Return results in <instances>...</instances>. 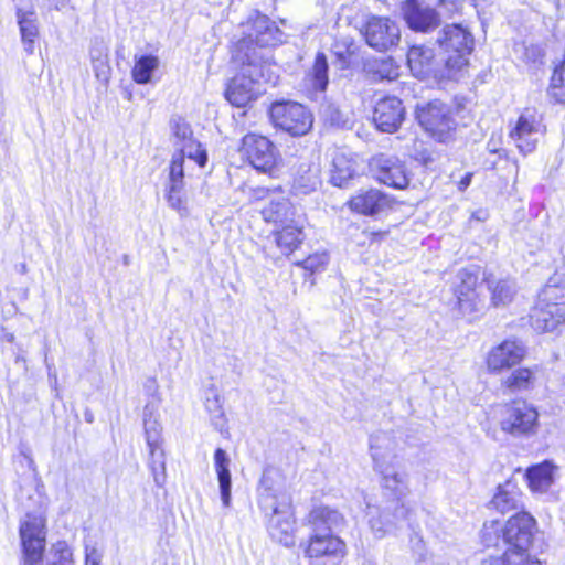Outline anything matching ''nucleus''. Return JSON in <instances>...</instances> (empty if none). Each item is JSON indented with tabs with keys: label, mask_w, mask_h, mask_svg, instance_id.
<instances>
[{
	"label": "nucleus",
	"mask_w": 565,
	"mask_h": 565,
	"mask_svg": "<svg viewBox=\"0 0 565 565\" xmlns=\"http://www.w3.org/2000/svg\"><path fill=\"white\" fill-rule=\"evenodd\" d=\"M537 532L536 520L525 511L512 515L501 527L502 540L507 545L505 552L522 554L526 558V565L540 562L531 554L534 534Z\"/></svg>",
	"instance_id": "1a4fd4ad"
},
{
	"label": "nucleus",
	"mask_w": 565,
	"mask_h": 565,
	"mask_svg": "<svg viewBox=\"0 0 565 565\" xmlns=\"http://www.w3.org/2000/svg\"><path fill=\"white\" fill-rule=\"evenodd\" d=\"M159 57L153 54L135 55L131 77L135 83L146 85L151 83L154 72L159 68Z\"/></svg>",
	"instance_id": "72a5a7b5"
},
{
	"label": "nucleus",
	"mask_w": 565,
	"mask_h": 565,
	"mask_svg": "<svg viewBox=\"0 0 565 565\" xmlns=\"http://www.w3.org/2000/svg\"><path fill=\"white\" fill-rule=\"evenodd\" d=\"M188 149L184 151L185 156L198 163L199 167L203 168L207 163V152L205 148L194 140H190V142L185 146ZM181 150H184L183 148Z\"/></svg>",
	"instance_id": "49530a36"
},
{
	"label": "nucleus",
	"mask_w": 565,
	"mask_h": 565,
	"mask_svg": "<svg viewBox=\"0 0 565 565\" xmlns=\"http://www.w3.org/2000/svg\"><path fill=\"white\" fill-rule=\"evenodd\" d=\"M170 125H171L172 134L177 139H179L181 141L192 140L193 132H192L190 124L186 122L185 119H183L181 117L172 118L170 121Z\"/></svg>",
	"instance_id": "de8ad7c7"
},
{
	"label": "nucleus",
	"mask_w": 565,
	"mask_h": 565,
	"mask_svg": "<svg viewBox=\"0 0 565 565\" xmlns=\"http://www.w3.org/2000/svg\"><path fill=\"white\" fill-rule=\"evenodd\" d=\"M92 64H93V68L95 71L97 78H102V77L107 78L108 72H109L108 57L105 58L103 62L95 61Z\"/></svg>",
	"instance_id": "603ef678"
},
{
	"label": "nucleus",
	"mask_w": 565,
	"mask_h": 565,
	"mask_svg": "<svg viewBox=\"0 0 565 565\" xmlns=\"http://www.w3.org/2000/svg\"><path fill=\"white\" fill-rule=\"evenodd\" d=\"M490 505L502 514L522 507V492L516 481L508 479L504 483L499 484Z\"/></svg>",
	"instance_id": "b1692460"
},
{
	"label": "nucleus",
	"mask_w": 565,
	"mask_h": 565,
	"mask_svg": "<svg viewBox=\"0 0 565 565\" xmlns=\"http://www.w3.org/2000/svg\"><path fill=\"white\" fill-rule=\"evenodd\" d=\"M366 516L369 525L375 537L382 539L398 529L403 522H406L412 531L409 543L412 548L419 555L417 565H427L424 557L425 545L422 536H419L418 525L414 524L412 511L405 504L386 503L381 508L367 504Z\"/></svg>",
	"instance_id": "39448f33"
},
{
	"label": "nucleus",
	"mask_w": 565,
	"mask_h": 565,
	"mask_svg": "<svg viewBox=\"0 0 565 565\" xmlns=\"http://www.w3.org/2000/svg\"><path fill=\"white\" fill-rule=\"evenodd\" d=\"M15 15L24 51L31 55L34 53V44L39 36L38 15L33 9L23 10L19 7Z\"/></svg>",
	"instance_id": "bb28decb"
},
{
	"label": "nucleus",
	"mask_w": 565,
	"mask_h": 565,
	"mask_svg": "<svg viewBox=\"0 0 565 565\" xmlns=\"http://www.w3.org/2000/svg\"><path fill=\"white\" fill-rule=\"evenodd\" d=\"M541 135V120L529 109L518 118L509 136L523 154L534 151Z\"/></svg>",
	"instance_id": "aec40b11"
},
{
	"label": "nucleus",
	"mask_w": 565,
	"mask_h": 565,
	"mask_svg": "<svg viewBox=\"0 0 565 565\" xmlns=\"http://www.w3.org/2000/svg\"><path fill=\"white\" fill-rule=\"evenodd\" d=\"M85 419H86V422H88V423H93L94 417H93V415H92V414H87V413H86V414H85Z\"/></svg>",
	"instance_id": "6e6d98bb"
},
{
	"label": "nucleus",
	"mask_w": 565,
	"mask_h": 565,
	"mask_svg": "<svg viewBox=\"0 0 565 565\" xmlns=\"http://www.w3.org/2000/svg\"><path fill=\"white\" fill-rule=\"evenodd\" d=\"M149 405L143 409V426L148 448L161 447V428L156 419L151 418Z\"/></svg>",
	"instance_id": "a19ab883"
},
{
	"label": "nucleus",
	"mask_w": 565,
	"mask_h": 565,
	"mask_svg": "<svg viewBox=\"0 0 565 565\" xmlns=\"http://www.w3.org/2000/svg\"><path fill=\"white\" fill-rule=\"evenodd\" d=\"M321 184L320 167L315 162L299 163L294 174L291 191L295 195H307Z\"/></svg>",
	"instance_id": "5701e85b"
},
{
	"label": "nucleus",
	"mask_w": 565,
	"mask_h": 565,
	"mask_svg": "<svg viewBox=\"0 0 565 565\" xmlns=\"http://www.w3.org/2000/svg\"><path fill=\"white\" fill-rule=\"evenodd\" d=\"M273 125L292 137L307 135L313 125V116L302 104L292 100H276L270 105Z\"/></svg>",
	"instance_id": "9b49d317"
},
{
	"label": "nucleus",
	"mask_w": 565,
	"mask_h": 565,
	"mask_svg": "<svg viewBox=\"0 0 565 565\" xmlns=\"http://www.w3.org/2000/svg\"><path fill=\"white\" fill-rule=\"evenodd\" d=\"M45 518L36 513H26L19 526L22 551L21 565H38L43 561L46 546Z\"/></svg>",
	"instance_id": "f8f14e48"
},
{
	"label": "nucleus",
	"mask_w": 565,
	"mask_h": 565,
	"mask_svg": "<svg viewBox=\"0 0 565 565\" xmlns=\"http://www.w3.org/2000/svg\"><path fill=\"white\" fill-rule=\"evenodd\" d=\"M92 565H98V562L97 561H93Z\"/></svg>",
	"instance_id": "13d9d810"
},
{
	"label": "nucleus",
	"mask_w": 565,
	"mask_h": 565,
	"mask_svg": "<svg viewBox=\"0 0 565 565\" xmlns=\"http://www.w3.org/2000/svg\"><path fill=\"white\" fill-rule=\"evenodd\" d=\"M405 107L396 96L380 98L373 109V122L382 132H395L405 119Z\"/></svg>",
	"instance_id": "6ab92c4d"
},
{
	"label": "nucleus",
	"mask_w": 565,
	"mask_h": 565,
	"mask_svg": "<svg viewBox=\"0 0 565 565\" xmlns=\"http://www.w3.org/2000/svg\"><path fill=\"white\" fill-rule=\"evenodd\" d=\"M457 278L459 284L455 289L457 302L462 311L473 312L478 310L476 287L478 284V276L475 270L461 269Z\"/></svg>",
	"instance_id": "4be33fe9"
},
{
	"label": "nucleus",
	"mask_w": 565,
	"mask_h": 565,
	"mask_svg": "<svg viewBox=\"0 0 565 565\" xmlns=\"http://www.w3.org/2000/svg\"><path fill=\"white\" fill-rule=\"evenodd\" d=\"M184 150H179L172 156L169 167V180L167 190L170 192H184Z\"/></svg>",
	"instance_id": "4c0bfd02"
},
{
	"label": "nucleus",
	"mask_w": 565,
	"mask_h": 565,
	"mask_svg": "<svg viewBox=\"0 0 565 565\" xmlns=\"http://www.w3.org/2000/svg\"><path fill=\"white\" fill-rule=\"evenodd\" d=\"M435 55L431 49L414 45L407 52V64L417 77H425L435 72Z\"/></svg>",
	"instance_id": "cd10ccee"
},
{
	"label": "nucleus",
	"mask_w": 565,
	"mask_h": 565,
	"mask_svg": "<svg viewBox=\"0 0 565 565\" xmlns=\"http://www.w3.org/2000/svg\"><path fill=\"white\" fill-rule=\"evenodd\" d=\"M526 354V348L518 339H507L493 347L487 356V367L490 373H500L521 363Z\"/></svg>",
	"instance_id": "a211bd4d"
},
{
	"label": "nucleus",
	"mask_w": 565,
	"mask_h": 565,
	"mask_svg": "<svg viewBox=\"0 0 565 565\" xmlns=\"http://www.w3.org/2000/svg\"><path fill=\"white\" fill-rule=\"evenodd\" d=\"M6 339L8 342H12L14 340V335L12 333L6 334Z\"/></svg>",
	"instance_id": "4d7b16f0"
},
{
	"label": "nucleus",
	"mask_w": 565,
	"mask_h": 565,
	"mask_svg": "<svg viewBox=\"0 0 565 565\" xmlns=\"http://www.w3.org/2000/svg\"><path fill=\"white\" fill-rule=\"evenodd\" d=\"M281 226L282 228L276 232L275 239L281 253L288 256L299 247L305 238V234L299 225L286 224Z\"/></svg>",
	"instance_id": "f704fd0d"
},
{
	"label": "nucleus",
	"mask_w": 565,
	"mask_h": 565,
	"mask_svg": "<svg viewBox=\"0 0 565 565\" xmlns=\"http://www.w3.org/2000/svg\"><path fill=\"white\" fill-rule=\"evenodd\" d=\"M307 81L315 94L326 93L329 86V64L324 53H317L313 66L307 75Z\"/></svg>",
	"instance_id": "473e14b6"
},
{
	"label": "nucleus",
	"mask_w": 565,
	"mask_h": 565,
	"mask_svg": "<svg viewBox=\"0 0 565 565\" xmlns=\"http://www.w3.org/2000/svg\"><path fill=\"white\" fill-rule=\"evenodd\" d=\"M312 534L308 542H301L306 557L332 556L341 558L345 553L344 542L333 534L343 522L341 513L329 507H317L309 514Z\"/></svg>",
	"instance_id": "7ed1b4c3"
},
{
	"label": "nucleus",
	"mask_w": 565,
	"mask_h": 565,
	"mask_svg": "<svg viewBox=\"0 0 565 565\" xmlns=\"http://www.w3.org/2000/svg\"><path fill=\"white\" fill-rule=\"evenodd\" d=\"M416 119L418 124L437 141L447 142L452 139L457 121L449 105L439 99L417 105Z\"/></svg>",
	"instance_id": "9d476101"
},
{
	"label": "nucleus",
	"mask_w": 565,
	"mask_h": 565,
	"mask_svg": "<svg viewBox=\"0 0 565 565\" xmlns=\"http://www.w3.org/2000/svg\"><path fill=\"white\" fill-rule=\"evenodd\" d=\"M374 178L390 188L403 190L409 184V171L406 163L396 156L377 154L370 161Z\"/></svg>",
	"instance_id": "dca6fc26"
},
{
	"label": "nucleus",
	"mask_w": 565,
	"mask_h": 565,
	"mask_svg": "<svg viewBox=\"0 0 565 565\" xmlns=\"http://www.w3.org/2000/svg\"><path fill=\"white\" fill-rule=\"evenodd\" d=\"M213 459L222 504L224 508H230L232 500V475L230 471V456L223 448L218 447L214 451Z\"/></svg>",
	"instance_id": "a878e982"
},
{
	"label": "nucleus",
	"mask_w": 565,
	"mask_h": 565,
	"mask_svg": "<svg viewBox=\"0 0 565 565\" xmlns=\"http://www.w3.org/2000/svg\"><path fill=\"white\" fill-rule=\"evenodd\" d=\"M166 199L169 206L180 213L181 216L188 214L186 198L184 192H170L166 189Z\"/></svg>",
	"instance_id": "09e8293b"
},
{
	"label": "nucleus",
	"mask_w": 565,
	"mask_h": 565,
	"mask_svg": "<svg viewBox=\"0 0 565 565\" xmlns=\"http://www.w3.org/2000/svg\"><path fill=\"white\" fill-rule=\"evenodd\" d=\"M545 51L539 44L524 45L523 61L530 66L537 68L544 64Z\"/></svg>",
	"instance_id": "c03bdc74"
},
{
	"label": "nucleus",
	"mask_w": 565,
	"mask_h": 565,
	"mask_svg": "<svg viewBox=\"0 0 565 565\" xmlns=\"http://www.w3.org/2000/svg\"><path fill=\"white\" fill-rule=\"evenodd\" d=\"M533 372L527 367H519L502 380V386L511 393L529 390L533 384Z\"/></svg>",
	"instance_id": "58836bf2"
},
{
	"label": "nucleus",
	"mask_w": 565,
	"mask_h": 565,
	"mask_svg": "<svg viewBox=\"0 0 565 565\" xmlns=\"http://www.w3.org/2000/svg\"><path fill=\"white\" fill-rule=\"evenodd\" d=\"M499 532H501V527H499V522L491 521L490 525L488 524V522H486L481 531L482 544L486 547L498 545V542L500 541V539H502V535L500 536Z\"/></svg>",
	"instance_id": "a18cd8bd"
},
{
	"label": "nucleus",
	"mask_w": 565,
	"mask_h": 565,
	"mask_svg": "<svg viewBox=\"0 0 565 565\" xmlns=\"http://www.w3.org/2000/svg\"><path fill=\"white\" fill-rule=\"evenodd\" d=\"M245 28V35L233 44L232 60L254 62L259 60L262 64H271L269 49L281 44L286 34L275 21L259 11L249 17Z\"/></svg>",
	"instance_id": "f03ea898"
},
{
	"label": "nucleus",
	"mask_w": 565,
	"mask_h": 565,
	"mask_svg": "<svg viewBox=\"0 0 565 565\" xmlns=\"http://www.w3.org/2000/svg\"><path fill=\"white\" fill-rule=\"evenodd\" d=\"M238 72L226 84L225 99L234 107L244 108L255 102L265 89L263 84L277 82L271 64H262L259 60L233 61Z\"/></svg>",
	"instance_id": "20e7f679"
},
{
	"label": "nucleus",
	"mask_w": 565,
	"mask_h": 565,
	"mask_svg": "<svg viewBox=\"0 0 565 565\" xmlns=\"http://www.w3.org/2000/svg\"><path fill=\"white\" fill-rule=\"evenodd\" d=\"M258 505L267 518V530L273 540L284 546L295 543V520L291 497L284 489L280 472L266 467L257 488Z\"/></svg>",
	"instance_id": "f257e3e1"
},
{
	"label": "nucleus",
	"mask_w": 565,
	"mask_h": 565,
	"mask_svg": "<svg viewBox=\"0 0 565 565\" xmlns=\"http://www.w3.org/2000/svg\"><path fill=\"white\" fill-rule=\"evenodd\" d=\"M328 262L329 256L327 253H316L309 255L302 260H295V264L302 267L305 270L310 271V274H315L323 270Z\"/></svg>",
	"instance_id": "37998d69"
},
{
	"label": "nucleus",
	"mask_w": 565,
	"mask_h": 565,
	"mask_svg": "<svg viewBox=\"0 0 565 565\" xmlns=\"http://www.w3.org/2000/svg\"><path fill=\"white\" fill-rule=\"evenodd\" d=\"M365 43L376 52H387L401 42V29L387 17L371 15L361 29Z\"/></svg>",
	"instance_id": "2eb2a0df"
},
{
	"label": "nucleus",
	"mask_w": 565,
	"mask_h": 565,
	"mask_svg": "<svg viewBox=\"0 0 565 565\" xmlns=\"http://www.w3.org/2000/svg\"><path fill=\"white\" fill-rule=\"evenodd\" d=\"M539 412L524 399L513 401L505 406L501 429L516 438H527L536 434Z\"/></svg>",
	"instance_id": "4468645a"
},
{
	"label": "nucleus",
	"mask_w": 565,
	"mask_h": 565,
	"mask_svg": "<svg viewBox=\"0 0 565 565\" xmlns=\"http://www.w3.org/2000/svg\"><path fill=\"white\" fill-rule=\"evenodd\" d=\"M241 151L254 169L264 173L271 174L281 161L276 145L257 134H247L243 137Z\"/></svg>",
	"instance_id": "ddd939ff"
},
{
	"label": "nucleus",
	"mask_w": 565,
	"mask_h": 565,
	"mask_svg": "<svg viewBox=\"0 0 565 565\" xmlns=\"http://www.w3.org/2000/svg\"><path fill=\"white\" fill-rule=\"evenodd\" d=\"M530 318L533 328L541 332H551L565 322V276L556 273L548 279Z\"/></svg>",
	"instance_id": "423d86ee"
},
{
	"label": "nucleus",
	"mask_w": 565,
	"mask_h": 565,
	"mask_svg": "<svg viewBox=\"0 0 565 565\" xmlns=\"http://www.w3.org/2000/svg\"><path fill=\"white\" fill-rule=\"evenodd\" d=\"M391 440L386 433H377L370 436L371 457L375 469L382 476V487L386 497L392 498L388 503L404 504L403 499L409 493L408 476L405 472H398L394 467L386 465V458L390 457L388 449Z\"/></svg>",
	"instance_id": "0eeeda50"
},
{
	"label": "nucleus",
	"mask_w": 565,
	"mask_h": 565,
	"mask_svg": "<svg viewBox=\"0 0 565 565\" xmlns=\"http://www.w3.org/2000/svg\"><path fill=\"white\" fill-rule=\"evenodd\" d=\"M557 466L552 460H543L530 466L524 473L529 488L534 492H546L554 483Z\"/></svg>",
	"instance_id": "393cba45"
},
{
	"label": "nucleus",
	"mask_w": 565,
	"mask_h": 565,
	"mask_svg": "<svg viewBox=\"0 0 565 565\" xmlns=\"http://www.w3.org/2000/svg\"><path fill=\"white\" fill-rule=\"evenodd\" d=\"M125 264L127 265L128 264V257L125 256Z\"/></svg>",
	"instance_id": "bf43d9fd"
},
{
	"label": "nucleus",
	"mask_w": 565,
	"mask_h": 565,
	"mask_svg": "<svg viewBox=\"0 0 565 565\" xmlns=\"http://www.w3.org/2000/svg\"><path fill=\"white\" fill-rule=\"evenodd\" d=\"M17 269L20 274L24 275L28 273V266L25 263H21L17 266Z\"/></svg>",
	"instance_id": "5fc2aeb1"
},
{
	"label": "nucleus",
	"mask_w": 565,
	"mask_h": 565,
	"mask_svg": "<svg viewBox=\"0 0 565 565\" xmlns=\"http://www.w3.org/2000/svg\"><path fill=\"white\" fill-rule=\"evenodd\" d=\"M319 116L323 124L331 128L350 129L353 125L351 113L342 110L337 104L328 99L320 104Z\"/></svg>",
	"instance_id": "c85d7f7f"
},
{
	"label": "nucleus",
	"mask_w": 565,
	"mask_h": 565,
	"mask_svg": "<svg viewBox=\"0 0 565 565\" xmlns=\"http://www.w3.org/2000/svg\"><path fill=\"white\" fill-rule=\"evenodd\" d=\"M487 286L491 294V305L495 308L507 307L516 295V284L512 279L493 280L488 278Z\"/></svg>",
	"instance_id": "7c9ffc66"
},
{
	"label": "nucleus",
	"mask_w": 565,
	"mask_h": 565,
	"mask_svg": "<svg viewBox=\"0 0 565 565\" xmlns=\"http://www.w3.org/2000/svg\"><path fill=\"white\" fill-rule=\"evenodd\" d=\"M205 409L210 414L211 425L221 434L227 431V419L223 411L221 396L214 388H209L205 393Z\"/></svg>",
	"instance_id": "e433bc0d"
},
{
	"label": "nucleus",
	"mask_w": 565,
	"mask_h": 565,
	"mask_svg": "<svg viewBox=\"0 0 565 565\" xmlns=\"http://www.w3.org/2000/svg\"><path fill=\"white\" fill-rule=\"evenodd\" d=\"M364 67L374 81L393 82L399 76V65L392 56L374 58L365 63Z\"/></svg>",
	"instance_id": "2f4dec72"
},
{
	"label": "nucleus",
	"mask_w": 565,
	"mask_h": 565,
	"mask_svg": "<svg viewBox=\"0 0 565 565\" xmlns=\"http://www.w3.org/2000/svg\"><path fill=\"white\" fill-rule=\"evenodd\" d=\"M356 175L355 162L342 153L332 159L329 182L338 188H347L350 181Z\"/></svg>",
	"instance_id": "c756f323"
},
{
	"label": "nucleus",
	"mask_w": 565,
	"mask_h": 565,
	"mask_svg": "<svg viewBox=\"0 0 565 565\" xmlns=\"http://www.w3.org/2000/svg\"><path fill=\"white\" fill-rule=\"evenodd\" d=\"M268 223L286 225L292 222V205L287 199L271 200L262 211Z\"/></svg>",
	"instance_id": "c9c22d12"
},
{
	"label": "nucleus",
	"mask_w": 565,
	"mask_h": 565,
	"mask_svg": "<svg viewBox=\"0 0 565 565\" xmlns=\"http://www.w3.org/2000/svg\"><path fill=\"white\" fill-rule=\"evenodd\" d=\"M401 13L407 28L414 32L429 33L441 23L439 11L422 0H404Z\"/></svg>",
	"instance_id": "f3484780"
},
{
	"label": "nucleus",
	"mask_w": 565,
	"mask_h": 565,
	"mask_svg": "<svg viewBox=\"0 0 565 565\" xmlns=\"http://www.w3.org/2000/svg\"><path fill=\"white\" fill-rule=\"evenodd\" d=\"M89 57L92 63L95 61H104L108 57V49L103 41L95 40L89 49Z\"/></svg>",
	"instance_id": "8fccbe9b"
},
{
	"label": "nucleus",
	"mask_w": 565,
	"mask_h": 565,
	"mask_svg": "<svg viewBox=\"0 0 565 565\" xmlns=\"http://www.w3.org/2000/svg\"><path fill=\"white\" fill-rule=\"evenodd\" d=\"M148 466L152 472L154 483L163 487L167 480L166 459L162 447L149 448Z\"/></svg>",
	"instance_id": "ea45409f"
},
{
	"label": "nucleus",
	"mask_w": 565,
	"mask_h": 565,
	"mask_svg": "<svg viewBox=\"0 0 565 565\" xmlns=\"http://www.w3.org/2000/svg\"><path fill=\"white\" fill-rule=\"evenodd\" d=\"M414 158L416 161L420 162L425 167H428L435 161L433 152L426 148L416 150Z\"/></svg>",
	"instance_id": "3c124183"
},
{
	"label": "nucleus",
	"mask_w": 565,
	"mask_h": 565,
	"mask_svg": "<svg viewBox=\"0 0 565 565\" xmlns=\"http://www.w3.org/2000/svg\"><path fill=\"white\" fill-rule=\"evenodd\" d=\"M46 565H73V553L64 541L53 545L51 559Z\"/></svg>",
	"instance_id": "79ce46f5"
},
{
	"label": "nucleus",
	"mask_w": 565,
	"mask_h": 565,
	"mask_svg": "<svg viewBox=\"0 0 565 565\" xmlns=\"http://www.w3.org/2000/svg\"><path fill=\"white\" fill-rule=\"evenodd\" d=\"M471 178H472V175H471L470 173L466 174V175L461 179V181H460V183H459V188H460L461 190H462V189L468 188V186L470 185V183H471Z\"/></svg>",
	"instance_id": "864d4df0"
},
{
	"label": "nucleus",
	"mask_w": 565,
	"mask_h": 565,
	"mask_svg": "<svg viewBox=\"0 0 565 565\" xmlns=\"http://www.w3.org/2000/svg\"><path fill=\"white\" fill-rule=\"evenodd\" d=\"M441 50V61L448 70V76H454L468 65V57L475 47L471 32L458 23L445 25L436 40Z\"/></svg>",
	"instance_id": "6e6552de"
},
{
	"label": "nucleus",
	"mask_w": 565,
	"mask_h": 565,
	"mask_svg": "<svg viewBox=\"0 0 565 565\" xmlns=\"http://www.w3.org/2000/svg\"><path fill=\"white\" fill-rule=\"evenodd\" d=\"M348 206L354 213L376 216L391 207V200L377 189L360 190L349 200Z\"/></svg>",
	"instance_id": "412c9836"
}]
</instances>
